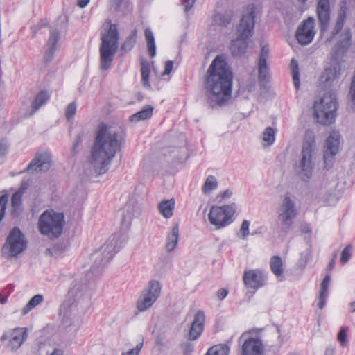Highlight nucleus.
<instances>
[{
	"instance_id": "obj_54",
	"label": "nucleus",
	"mask_w": 355,
	"mask_h": 355,
	"mask_svg": "<svg viewBox=\"0 0 355 355\" xmlns=\"http://www.w3.org/2000/svg\"><path fill=\"white\" fill-rule=\"evenodd\" d=\"M125 0H111V6L116 11H119Z\"/></svg>"
},
{
	"instance_id": "obj_42",
	"label": "nucleus",
	"mask_w": 355,
	"mask_h": 355,
	"mask_svg": "<svg viewBox=\"0 0 355 355\" xmlns=\"http://www.w3.org/2000/svg\"><path fill=\"white\" fill-rule=\"evenodd\" d=\"M218 182L216 178L213 175H209L204 184L202 191L205 194H209L210 192L217 188Z\"/></svg>"
},
{
	"instance_id": "obj_15",
	"label": "nucleus",
	"mask_w": 355,
	"mask_h": 355,
	"mask_svg": "<svg viewBox=\"0 0 355 355\" xmlns=\"http://www.w3.org/2000/svg\"><path fill=\"white\" fill-rule=\"evenodd\" d=\"M248 335V332H244L239 337V343L244 340L241 345V355H263L262 340L258 337H250Z\"/></svg>"
},
{
	"instance_id": "obj_35",
	"label": "nucleus",
	"mask_w": 355,
	"mask_h": 355,
	"mask_svg": "<svg viewBox=\"0 0 355 355\" xmlns=\"http://www.w3.org/2000/svg\"><path fill=\"white\" fill-rule=\"evenodd\" d=\"M283 264L282 258L279 256H273L270 261L271 271L277 276L279 277L283 273Z\"/></svg>"
},
{
	"instance_id": "obj_60",
	"label": "nucleus",
	"mask_w": 355,
	"mask_h": 355,
	"mask_svg": "<svg viewBox=\"0 0 355 355\" xmlns=\"http://www.w3.org/2000/svg\"><path fill=\"white\" fill-rule=\"evenodd\" d=\"M89 2V0H78V6L80 8H85Z\"/></svg>"
},
{
	"instance_id": "obj_61",
	"label": "nucleus",
	"mask_w": 355,
	"mask_h": 355,
	"mask_svg": "<svg viewBox=\"0 0 355 355\" xmlns=\"http://www.w3.org/2000/svg\"><path fill=\"white\" fill-rule=\"evenodd\" d=\"M300 230L303 233H309L311 232L309 227L306 224L302 225Z\"/></svg>"
},
{
	"instance_id": "obj_36",
	"label": "nucleus",
	"mask_w": 355,
	"mask_h": 355,
	"mask_svg": "<svg viewBox=\"0 0 355 355\" xmlns=\"http://www.w3.org/2000/svg\"><path fill=\"white\" fill-rule=\"evenodd\" d=\"M44 300V297L42 295H34L22 309V315H26L29 311L35 308L37 305L41 304Z\"/></svg>"
},
{
	"instance_id": "obj_55",
	"label": "nucleus",
	"mask_w": 355,
	"mask_h": 355,
	"mask_svg": "<svg viewBox=\"0 0 355 355\" xmlns=\"http://www.w3.org/2000/svg\"><path fill=\"white\" fill-rule=\"evenodd\" d=\"M173 67V62L171 60H168L165 63L164 71L163 75H168L171 73Z\"/></svg>"
},
{
	"instance_id": "obj_37",
	"label": "nucleus",
	"mask_w": 355,
	"mask_h": 355,
	"mask_svg": "<svg viewBox=\"0 0 355 355\" xmlns=\"http://www.w3.org/2000/svg\"><path fill=\"white\" fill-rule=\"evenodd\" d=\"M230 346L227 344H219L209 349L205 355H228Z\"/></svg>"
},
{
	"instance_id": "obj_18",
	"label": "nucleus",
	"mask_w": 355,
	"mask_h": 355,
	"mask_svg": "<svg viewBox=\"0 0 355 355\" xmlns=\"http://www.w3.org/2000/svg\"><path fill=\"white\" fill-rule=\"evenodd\" d=\"M243 279L248 288L257 290L265 286L267 275L259 270H249L244 272Z\"/></svg>"
},
{
	"instance_id": "obj_63",
	"label": "nucleus",
	"mask_w": 355,
	"mask_h": 355,
	"mask_svg": "<svg viewBox=\"0 0 355 355\" xmlns=\"http://www.w3.org/2000/svg\"><path fill=\"white\" fill-rule=\"evenodd\" d=\"M50 355H63V352L60 349L55 348Z\"/></svg>"
},
{
	"instance_id": "obj_9",
	"label": "nucleus",
	"mask_w": 355,
	"mask_h": 355,
	"mask_svg": "<svg viewBox=\"0 0 355 355\" xmlns=\"http://www.w3.org/2000/svg\"><path fill=\"white\" fill-rule=\"evenodd\" d=\"M120 244L121 241L116 236L110 237L100 249L92 254L91 259L94 261L92 269L94 271L105 266L119 251Z\"/></svg>"
},
{
	"instance_id": "obj_13",
	"label": "nucleus",
	"mask_w": 355,
	"mask_h": 355,
	"mask_svg": "<svg viewBox=\"0 0 355 355\" xmlns=\"http://www.w3.org/2000/svg\"><path fill=\"white\" fill-rule=\"evenodd\" d=\"M278 218L281 221L282 230L288 232L297 214L294 201L288 195H285L278 211Z\"/></svg>"
},
{
	"instance_id": "obj_34",
	"label": "nucleus",
	"mask_w": 355,
	"mask_h": 355,
	"mask_svg": "<svg viewBox=\"0 0 355 355\" xmlns=\"http://www.w3.org/2000/svg\"><path fill=\"white\" fill-rule=\"evenodd\" d=\"M155 302L156 301L153 300V298L148 297L141 293V296L137 300V307L139 311L144 312L149 309Z\"/></svg>"
},
{
	"instance_id": "obj_6",
	"label": "nucleus",
	"mask_w": 355,
	"mask_h": 355,
	"mask_svg": "<svg viewBox=\"0 0 355 355\" xmlns=\"http://www.w3.org/2000/svg\"><path fill=\"white\" fill-rule=\"evenodd\" d=\"M315 150V135L312 130H306L304 135L297 168L300 169V173L307 180L312 176L315 166L314 154Z\"/></svg>"
},
{
	"instance_id": "obj_46",
	"label": "nucleus",
	"mask_w": 355,
	"mask_h": 355,
	"mask_svg": "<svg viewBox=\"0 0 355 355\" xmlns=\"http://www.w3.org/2000/svg\"><path fill=\"white\" fill-rule=\"evenodd\" d=\"M8 202V196L3 194L0 197V222L5 216V211Z\"/></svg>"
},
{
	"instance_id": "obj_16",
	"label": "nucleus",
	"mask_w": 355,
	"mask_h": 355,
	"mask_svg": "<svg viewBox=\"0 0 355 355\" xmlns=\"http://www.w3.org/2000/svg\"><path fill=\"white\" fill-rule=\"evenodd\" d=\"M315 20L313 17H309L304 20L297 28L296 31V39L301 45H308L315 36L314 31Z\"/></svg>"
},
{
	"instance_id": "obj_30",
	"label": "nucleus",
	"mask_w": 355,
	"mask_h": 355,
	"mask_svg": "<svg viewBox=\"0 0 355 355\" xmlns=\"http://www.w3.org/2000/svg\"><path fill=\"white\" fill-rule=\"evenodd\" d=\"M137 31L134 29L131 31L130 34L127 37L124 42L121 44L120 50L121 54H125L130 51L136 44Z\"/></svg>"
},
{
	"instance_id": "obj_8",
	"label": "nucleus",
	"mask_w": 355,
	"mask_h": 355,
	"mask_svg": "<svg viewBox=\"0 0 355 355\" xmlns=\"http://www.w3.org/2000/svg\"><path fill=\"white\" fill-rule=\"evenodd\" d=\"M314 116L318 123L327 125L331 124L336 116L338 103L335 96L324 95L319 102H315Z\"/></svg>"
},
{
	"instance_id": "obj_44",
	"label": "nucleus",
	"mask_w": 355,
	"mask_h": 355,
	"mask_svg": "<svg viewBox=\"0 0 355 355\" xmlns=\"http://www.w3.org/2000/svg\"><path fill=\"white\" fill-rule=\"evenodd\" d=\"M250 227V222L248 220H244L242 223L241 226L239 230V232L238 233V236L241 239H246L247 236L250 234L249 230Z\"/></svg>"
},
{
	"instance_id": "obj_29",
	"label": "nucleus",
	"mask_w": 355,
	"mask_h": 355,
	"mask_svg": "<svg viewBox=\"0 0 355 355\" xmlns=\"http://www.w3.org/2000/svg\"><path fill=\"white\" fill-rule=\"evenodd\" d=\"M179 238V228L178 225H175L171 229V232L167 236V242L166 244V250L167 252L173 251L178 244Z\"/></svg>"
},
{
	"instance_id": "obj_43",
	"label": "nucleus",
	"mask_w": 355,
	"mask_h": 355,
	"mask_svg": "<svg viewBox=\"0 0 355 355\" xmlns=\"http://www.w3.org/2000/svg\"><path fill=\"white\" fill-rule=\"evenodd\" d=\"M275 139V130L271 127H267L263 132V141L266 142L268 146H270L274 143Z\"/></svg>"
},
{
	"instance_id": "obj_32",
	"label": "nucleus",
	"mask_w": 355,
	"mask_h": 355,
	"mask_svg": "<svg viewBox=\"0 0 355 355\" xmlns=\"http://www.w3.org/2000/svg\"><path fill=\"white\" fill-rule=\"evenodd\" d=\"M150 65V63L144 59L141 61V83L146 88H150V84L149 83Z\"/></svg>"
},
{
	"instance_id": "obj_24",
	"label": "nucleus",
	"mask_w": 355,
	"mask_h": 355,
	"mask_svg": "<svg viewBox=\"0 0 355 355\" xmlns=\"http://www.w3.org/2000/svg\"><path fill=\"white\" fill-rule=\"evenodd\" d=\"M205 322V313L201 310L198 311L195 314L189 332V340H196L198 338L204 329Z\"/></svg>"
},
{
	"instance_id": "obj_17",
	"label": "nucleus",
	"mask_w": 355,
	"mask_h": 355,
	"mask_svg": "<svg viewBox=\"0 0 355 355\" xmlns=\"http://www.w3.org/2000/svg\"><path fill=\"white\" fill-rule=\"evenodd\" d=\"M316 15L321 33L327 31L331 19V6L329 0H316Z\"/></svg>"
},
{
	"instance_id": "obj_7",
	"label": "nucleus",
	"mask_w": 355,
	"mask_h": 355,
	"mask_svg": "<svg viewBox=\"0 0 355 355\" xmlns=\"http://www.w3.org/2000/svg\"><path fill=\"white\" fill-rule=\"evenodd\" d=\"M64 225V214L52 209L44 211L40 216L37 223L40 233L49 239H56L61 236Z\"/></svg>"
},
{
	"instance_id": "obj_25",
	"label": "nucleus",
	"mask_w": 355,
	"mask_h": 355,
	"mask_svg": "<svg viewBox=\"0 0 355 355\" xmlns=\"http://www.w3.org/2000/svg\"><path fill=\"white\" fill-rule=\"evenodd\" d=\"M60 37V33L58 30L53 29L50 31V35L46 44V49L45 50L44 60L45 62H49L53 59L55 52L56 51V44Z\"/></svg>"
},
{
	"instance_id": "obj_49",
	"label": "nucleus",
	"mask_w": 355,
	"mask_h": 355,
	"mask_svg": "<svg viewBox=\"0 0 355 355\" xmlns=\"http://www.w3.org/2000/svg\"><path fill=\"white\" fill-rule=\"evenodd\" d=\"M76 103L72 102L68 105L65 111V116L67 119L72 118L76 112Z\"/></svg>"
},
{
	"instance_id": "obj_40",
	"label": "nucleus",
	"mask_w": 355,
	"mask_h": 355,
	"mask_svg": "<svg viewBox=\"0 0 355 355\" xmlns=\"http://www.w3.org/2000/svg\"><path fill=\"white\" fill-rule=\"evenodd\" d=\"M144 290L154 295L158 298L161 294L162 285L159 281L153 279L148 282L146 288Z\"/></svg>"
},
{
	"instance_id": "obj_39",
	"label": "nucleus",
	"mask_w": 355,
	"mask_h": 355,
	"mask_svg": "<svg viewBox=\"0 0 355 355\" xmlns=\"http://www.w3.org/2000/svg\"><path fill=\"white\" fill-rule=\"evenodd\" d=\"M329 286V284L328 283L324 282V281H322L321 283L319 300L318 304V308L320 309H323L325 306L326 300L328 296Z\"/></svg>"
},
{
	"instance_id": "obj_4",
	"label": "nucleus",
	"mask_w": 355,
	"mask_h": 355,
	"mask_svg": "<svg viewBox=\"0 0 355 355\" xmlns=\"http://www.w3.org/2000/svg\"><path fill=\"white\" fill-rule=\"evenodd\" d=\"M108 26L107 32L102 33L101 37L99 68L101 71H106L111 67L119 48V35L116 25L109 21Z\"/></svg>"
},
{
	"instance_id": "obj_20",
	"label": "nucleus",
	"mask_w": 355,
	"mask_h": 355,
	"mask_svg": "<svg viewBox=\"0 0 355 355\" xmlns=\"http://www.w3.org/2000/svg\"><path fill=\"white\" fill-rule=\"evenodd\" d=\"M350 7H355V0H343L341 1L336 21L331 31V36L329 40H332L343 29Z\"/></svg>"
},
{
	"instance_id": "obj_21",
	"label": "nucleus",
	"mask_w": 355,
	"mask_h": 355,
	"mask_svg": "<svg viewBox=\"0 0 355 355\" xmlns=\"http://www.w3.org/2000/svg\"><path fill=\"white\" fill-rule=\"evenodd\" d=\"M269 52V47L267 45L261 47L258 62V80L261 85L268 83L270 79V69L267 63Z\"/></svg>"
},
{
	"instance_id": "obj_22",
	"label": "nucleus",
	"mask_w": 355,
	"mask_h": 355,
	"mask_svg": "<svg viewBox=\"0 0 355 355\" xmlns=\"http://www.w3.org/2000/svg\"><path fill=\"white\" fill-rule=\"evenodd\" d=\"M51 157L47 152L37 153L31 160L27 171L30 173L36 172H46L51 167Z\"/></svg>"
},
{
	"instance_id": "obj_38",
	"label": "nucleus",
	"mask_w": 355,
	"mask_h": 355,
	"mask_svg": "<svg viewBox=\"0 0 355 355\" xmlns=\"http://www.w3.org/2000/svg\"><path fill=\"white\" fill-rule=\"evenodd\" d=\"M48 93L45 91H41L37 94L35 99L32 102V108L34 111L37 110L41 106L44 105L49 100Z\"/></svg>"
},
{
	"instance_id": "obj_31",
	"label": "nucleus",
	"mask_w": 355,
	"mask_h": 355,
	"mask_svg": "<svg viewBox=\"0 0 355 355\" xmlns=\"http://www.w3.org/2000/svg\"><path fill=\"white\" fill-rule=\"evenodd\" d=\"M232 16V10H225L223 12L214 15L213 19L216 24L225 27L230 24Z\"/></svg>"
},
{
	"instance_id": "obj_26",
	"label": "nucleus",
	"mask_w": 355,
	"mask_h": 355,
	"mask_svg": "<svg viewBox=\"0 0 355 355\" xmlns=\"http://www.w3.org/2000/svg\"><path fill=\"white\" fill-rule=\"evenodd\" d=\"M174 208L175 200L173 199L163 200L158 205L159 211L166 218L172 217Z\"/></svg>"
},
{
	"instance_id": "obj_10",
	"label": "nucleus",
	"mask_w": 355,
	"mask_h": 355,
	"mask_svg": "<svg viewBox=\"0 0 355 355\" xmlns=\"http://www.w3.org/2000/svg\"><path fill=\"white\" fill-rule=\"evenodd\" d=\"M236 210V205L232 203L223 206H213L208 214L210 223L217 229L223 228L230 224Z\"/></svg>"
},
{
	"instance_id": "obj_27",
	"label": "nucleus",
	"mask_w": 355,
	"mask_h": 355,
	"mask_svg": "<svg viewBox=\"0 0 355 355\" xmlns=\"http://www.w3.org/2000/svg\"><path fill=\"white\" fill-rule=\"evenodd\" d=\"M153 107L151 105H146L139 112L131 115L130 121L132 122H139L140 121L146 120L153 115Z\"/></svg>"
},
{
	"instance_id": "obj_19",
	"label": "nucleus",
	"mask_w": 355,
	"mask_h": 355,
	"mask_svg": "<svg viewBox=\"0 0 355 355\" xmlns=\"http://www.w3.org/2000/svg\"><path fill=\"white\" fill-rule=\"evenodd\" d=\"M27 337L26 329L15 328L4 333L1 338V340H9L8 347L12 351H16L23 345Z\"/></svg>"
},
{
	"instance_id": "obj_58",
	"label": "nucleus",
	"mask_w": 355,
	"mask_h": 355,
	"mask_svg": "<svg viewBox=\"0 0 355 355\" xmlns=\"http://www.w3.org/2000/svg\"><path fill=\"white\" fill-rule=\"evenodd\" d=\"M28 187V184L27 182H24L21 184L20 187L19 188V189L17 191H21V195H24V193H25V191H26Z\"/></svg>"
},
{
	"instance_id": "obj_57",
	"label": "nucleus",
	"mask_w": 355,
	"mask_h": 355,
	"mask_svg": "<svg viewBox=\"0 0 355 355\" xmlns=\"http://www.w3.org/2000/svg\"><path fill=\"white\" fill-rule=\"evenodd\" d=\"M229 291L227 288H221L217 291V297L218 300H222L226 297Z\"/></svg>"
},
{
	"instance_id": "obj_51",
	"label": "nucleus",
	"mask_w": 355,
	"mask_h": 355,
	"mask_svg": "<svg viewBox=\"0 0 355 355\" xmlns=\"http://www.w3.org/2000/svg\"><path fill=\"white\" fill-rule=\"evenodd\" d=\"M83 135L84 134L83 132H80L76 135L71 149V153L73 155H75L77 153V148L82 142Z\"/></svg>"
},
{
	"instance_id": "obj_64",
	"label": "nucleus",
	"mask_w": 355,
	"mask_h": 355,
	"mask_svg": "<svg viewBox=\"0 0 355 355\" xmlns=\"http://www.w3.org/2000/svg\"><path fill=\"white\" fill-rule=\"evenodd\" d=\"M334 350L333 348L329 347V348L326 349L324 355H334Z\"/></svg>"
},
{
	"instance_id": "obj_14",
	"label": "nucleus",
	"mask_w": 355,
	"mask_h": 355,
	"mask_svg": "<svg viewBox=\"0 0 355 355\" xmlns=\"http://www.w3.org/2000/svg\"><path fill=\"white\" fill-rule=\"evenodd\" d=\"M342 61L334 60L321 73L319 81L324 89H330L336 85L342 74Z\"/></svg>"
},
{
	"instance_id": "obj_50",
	"label": "nucleus",
	"mask_w": 355,
	"mask_h": 355,
	"mask_svg": "<svg viewBox=\"0 0 355 355\" xmlns=\"http://www.w3.org/2000/svg\"><path fill=\"white\" fill-rule=\"evenodd\" d=\"M10 145L7 140L2 139L0 141V157L6 156L9 150Z\"/></svg>"
},
{
	"instance_id": "obj_28",
	"label": "nucleus",
	"mask_w": 355,
	"mask_h": 355,
	"mask_svg": "<svg viewBox=\"0 0 355 355\" xmlns=\"http://www.w3.org/2000/svg\"><path fill=\"white\" fill-rule=\"evenodd\" d=\"M347 99V110L352 113H355V71L351 79Z\"/></svg>"
},
{
	"instance_id": "obj_33",
	"label": "nucleus",
	"mask_w": 355,
	"mask_h": 355,
	"mask_svg": "<svg viewBox=\"0 0 355 355\" xmlns=\"http://www.w3.org/2000/svg\"><path fill=\"white\" fill-rule=\"evenodd\" d=\"M21 192L16 191L11 198V206H12V214L14 216H17L21 209V200H22Z\"/></svg>"
},
{
	"instance_id": "obj_11",
	"label": "nucleus",
	"mask_w": 355,
	"mask_h": 355,
	"mask_svg": "<svg viewBox=\"0 0 355 355\" xmlns=\"http://www.w3.org/2000/svg\"><path fill=\"white\" fill-rule=\"evenodd\" d=\"M26 247L27 242L24 234L19 228L15 227L7 237L6 242L2 248V253L8 258L16 257L24 251Z\"/></svg>"
},
{
	"instance_id": "obj_12",
	"label": "nucleus",
	"mask_w": 355,
	"mask_h": 355,
	"mask_svg": "<svg viewBox=\"0 0 355 355\" xmlns=\"http://www.w3.org/2000/svg\"><path fill=\"white\" fill-rule=\"evenodd\" d=\"M340 132L334 130L325 140L323 146V164L324 168L327 170L334 166L336 155L340 150Z\"/></svg>"
},
{
	"instance_id": "obj_1",
	"label": "nucleus",
	"mask_w": 355,
	"mask_h": 355,
	"mask_svg": "<svg viewBox=\"0 0 355 355\" xmlns=\"http://www.w3.org/2000/svg\"><path fill=\"white\" fill-rule=\"evenodd\" d=\"M125 143V132L120 128L101 125L91 149L90 164L98 175L105 173L116 153Z\"/></svg>"
},
{
	"instance_id": "obj_41",
	"label": "nucleus",
	"mask_w": 355,
	"mask_h": 355,
	"mask_svg": "<svg viewBox=\"0 0 355 355\" xmlns=\"http://www.w3.org/2000/svg\"><path fill=\"white\" fill-rule=\"evenodd\" d=\"M291 66L292 70L293 84L295 89L298 90L300 84L298 63L295 59H292L291 62Z\"/></svg>"
},
{
	"instance_id": "obj_53",
	"label": "nucleus",
	"mask_w": 355,
	"mask_h": 355,
	"mask_svg": "<svg viewBox=\"0 0 355 355\" xmlns=\"http://www.w3.org/2000/svg\"><path fill=\"white\" fill-rule=\"evenodd\" d=\"M148 51L150 57L153 58L156 55V46L155 40L152 42L147 43Z\"/></svg>"
},
{
	"instance_id": "obj_3",
	"label": "nucleus",
	"mask_w": 355,
	"mask_h": 355,
	"mask_svg": "<svg viewBox=\"0 0 355 355\" xmlns=\"http://www.w3.org/2000/svg\"><path fill=\"white\" fill-rule=\"evenodd\" d=\"M89 299L90 295L85 285L76 284L70 289L68 299L60 308L62 323L65 327H69L78 322V306L85 301H89Z\"/></svg>"
},
{
	"instance_id": "obj_47",
	"label": "nucleus",
	"mask_w": 355,
	"mask_h": 355,
	"mask_svg": "<svg viewBox=\"0 0 355 355\" xmlns=\"http://www.w3.org/2000/svg\"><path fill=\"white\" fill-rule=\"evenodd\" d=\"M352 249V246L351 245H347L342 251L340 256V261L343 263H346L351 256V250Z\"/></svg>"
},
{
	"instance_id": "obj_62",
	"label": "nucleus",
	"mask_w": 355,
	"mask_h": 355,
	"mask_svg": "<svg viewBox=\"0 0 355 355\" xmlns=\"http://www.w3.org/2000/svg\"><path fill=\"white\" fill-rule=\"evenodd\" d=\"M142 293L144 295H145L146 296H147L148 297H151L153 299V300H157V297H155L154 295L153 294H150V293H148V291H145V290H143L142 291Z\"/></svg>"
},
{
	"instance_id": "obj_23",
	"label": "nucleus",
	"mask_w": 355,
	"mask_h": 355,
	"mask_svg": "<svg viewBox=\"0 0 355 355\" xmlns=\"http://www.w3.org/2000/svg\"><path fill=\"white\" fill-rule=\"evenodd\" d=\"M341 39L335 44L332 49V60H338L347 53L351 45L352 33L349 28H346L340 35Z\"/></svg>"
},
{
	"instance_id": "obj_48",
	"label": "nucleus",
	"mask_w": 355,
	"mask_h": 355,
	"mask_svg": "<svg viewBox=\"0 0 355 355\" xmlns=\"http://www.w3.org/2000/svg\"><path fill=\"white\" fill-rule=\"evenodd\" d=\"M180 347L184 355H191L194 349V345L188 341L182 343Z\"/></svg>"
},
{
	"instance_id": "obj_5",
	"label": "nucleus",
	"mask_w": 355,
	"mask_h": 355,
	"mask_svg": "<svg viewBox=\"0 0 355 355\" xmlns=\"http://www.w3.org/2000/svg\"><path fill=\"white\" fill-rule=\"evenodd\" d=\"M254 18V7L248 6L247 12L243 15L237 29L238 38L233 40L230 45V50L234 56H239L245 53L248 46L247 40L253 34Z\"/></svg>"
},
{
	"instance_id": "obj_2",
	"label": "nucleus",
	"mask_w": 355,
	"mask_h": 355,
	"mask_svg": "<svg viewBox=\"0 0 355 355\" xmlns=\"http://www.w3.org/2000/svg\"><path fill=\"white\" fill-rule=\"evenodd\" d=\"M232 87V71L227 63L216 56L209 65L205 80L209 105L211 108L225 105L231 98Z\"/></svg>"
},
{
	"instance_id": "obj_45",
	"label": "nucleus",
	"mask_w": 355,
	"mask_h": 355,
	"mask_svg": "<svg viewBox=\"0 0 355 355\" xmlns=\"http://www.w3.org/2000/svg\"><path fill=\"white\" fill-rule=\"evenodd\" d=\"M348 330V328L347 327H343L340 329L338 335H337V339L340 342V345L344 347L347 346L348 343V340L347 339V331Z\"/></svg>"
},
{
	"instance_id": "obj_59",
	"label": "nucleus",
	"mask_w": 355,
	"mask_h": 355,
	"mask_svg": "<svg viewBox=\"0 0 355 355\" xmlns=\"http://www.w3.org/2000/svg\"><path fill=\"white\" fill-rule=\"evenodd\" d=\"M232 195V191L230 189H227L221 194V197L223 199L230 198Z\"/></svg>"
},
{
	"instance_id": "obj_52",
	"label": "nucleus",
	"mask_w": 355,
	"mask_h": 355,
	"mask_svg": "<svg viewBox=\"0 0 355 355\" xmlns=\"http://www.w3.org/2000/svg\"><path fill=\"white\" fill-rule=\"evenodd\" d=\"M142 347H143V340H141V342H140L139 343H138L137 345L135 348L131 349L126 352H123L122 354V355H138L139 352L141 349Z\"/></svg>"
},
{
	"instance_id": "obj_56",
	"label": "nucleus",
	"mask_w": 355,
	"mask_h": 355,
	"mask_svg": "<svg viewBox=\"0 0 355 355\" xmlns=\"http://www.w3.org/2000/svg\"><path fill=\"white\" fill-rule=\"evenodd\" d=\"M145 37L147 41V43L150 42H153L155 40L154 35L153 31L150 30V28H147L145 30Z\"/></svg>"
}]
</instances>
